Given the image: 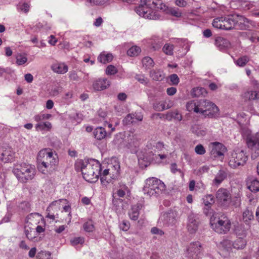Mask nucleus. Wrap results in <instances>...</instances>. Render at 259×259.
I'll list each match as a JSON object with an SVG mask.
<instances>
[{
	"instance_id": "nucleus-59",
	"label": "nucleus",
	"mask_w": 259,
	"mask_h": 259,
	"mask_svg": "<svg viewBox=\"0 0 259 259\" xmlns=\"http://www.w3.org/2000/svg\"><path fill=\"white\" fill-rule=\"evenodd\" d=\"M134 116V119L137 121H141L143 120V115L141 113H131Z\"/></svg>"
},
{
	"instance_id": "nucleus-16",
	"label": "nucleus",
	"mask_w": 259,
	"mask_h": 259,
	"mask_svg": "<svg viewBox=\"0 0 259 259\" xmlns=\"http://www.w3.org/2000/svg\"><path fill=\"white\" fill-rule=\"evenodd\" d=\"M236 28L241 30H247L249 28L250 21L244 16L236 15Z\"/></svg>"
},
{
	"instance_id": "nucleus-10",
	"label": "nucleus",
	"mask_w": 259,
	"mask_h": 259,
	"mask_svg": "<svg viewBox=\"0 0 259 259\" xmlns=\"http://www.w3.org/2000/svg\"><path fill=\"white\" fill-rule=\"evenodd\" d=\"M231 225L230 221L224 214L221 215L216 223L211 224L212 228L219 234L227 233L230 229Z\"/></svg>"
},
{
	"instance_id": "nucleus-61",
	"label": "nucleus",
	"mask_w": 259,
	"mask_h": 259,
	"mask_svg": "<svg viewBox=\"0 0 259 259\" xmlns=\"http://www.w3.org/2000/svg\"><path fill=\"white\" fill-rule=\"evenodd\" d=\"M177 89L174 87H170L167 89L166 93L169 96H172L176 94Z\"/></svg>"
},
{
	"instance_id": "nucleus-37",
	"label": "nucleus",
	"mask_w": 259,
	"mask_h": 259,
	"mask_svg": "<svg viewBox=\"0 0 259 259\" xmlns=\"http://www.w3.org/2000/svg\"><path fill=\"white\" fill-rule=\"evenodd\" d=\"M142 64L143 67L145 68H150L153 66L154 62L149 57H145L142 59Z\"/></svg>"
},
{
	"instance_id": "nucleus-39",
	"label": "nucleus",
	"mask_w": 259,
	"mask_h": 259,
	"mask_svg": "<svg viewBox=\"0 0 259 259\" xmlns=\"http://www.w3.org/2000/svg\"><path fill=\"white\" fill-rule=\"evenodd\" d=\"M84 230L87 232H92L95 229V226L93 222L91 220L84 223L83 225Z\"/></svg>"
},
{
	"instance_id": "nucleus-24",
	"label": "nucleus",
	"mask_w": 259,
	"mask_h": 259,
	"mask_svg": "<svg viewBox=\"0 0 259 259\" xmlns=\"http://www.w3.org/2000/svg\"><path fill=\"white\" fill-rule=\"evenodd\" d=\"M107 135L105 128L102 127H98L93 132L94 137L98 140L104 139Z\"/></svg>"
},
{
	"instance_id": "nucleus-51",
	"label": "nucleus",
	"mask_w": 259,
	"mask_h": 259,
	"mask_svg": "<svg viewBox=\"0 0 259 259\" xmlns=\"http://www.w3.org/2000/svg\"><path fill=\"white\" fill-rule=\"evenodd\" d=\"M211 205H204L203 213L206 216H211L213 213V210Z\"/></svg>"
},
{
	"instance_id": "nucleus-20",
	"label": "nucleus",
	"mask_w": 259,
	"mask_h": 259,
	"mask_svg": "<svg viewBox=\"0 0 259 259\" xmlns=\"http://www.w3.org/2000/svg\"><path fill=\"white\" fill-rule=\"evenodd\" d=\"M35 170L32 167L29 168V171L25 172L17 178L21 183H26L28 180H32L34 176Z\"/></svg>"
},
{
	"instance_id": "nucleus-52",
	"label": "nucleus",
	"mask_w": 259,
	"mask_h": 259,
	"mask_svg": "<svg viewBox=\"0 0 259 259\" xmlns=\"http://www.w3.org/2000/svg\"><path fill=\"white\" fill-rule=\"evenodd\" d=\"M117 70L115 66L112 65L108 66L106 69V73L109 75H113L117 73Z\"/></svg>"
},
{
	"instance_id": "nucleus-32",
	"label": "nucleus",
	"mask_w": 259,
	"mask_h": 259,
	"mask_svg": "<svg viewBox=\"0 0 259 259\" xmlns=\"http://www.w3.org/2000/svg\"><path fill=\"white\" fill-rule=\"evenodd\" d=\"M226 178V174L222 170H220L217 174L215 179L213 180V183L217 185H220L223 180Z\"/></svg>"
},
{
	"instance_id": "nucleus-23",
	"label": "nucleus",
	"mask_w": 259,
	"mask_h": 259,
	"mask_svg": "<svg viewBox=\"0 0 259 259\" xmlns=\"http://www.w3.org/2000/svg\"><path fill=\"white\" fill-rule=\"evenodd\" d=\"M247 188L252 192L259 191V181L255 178H250L247 181Z\"/></svg>"
},
{
	"instance_id": "nucleus-8",
	"label": "nucleus",
	"mask_w": 259,
	"mask_h": 259,
	"mask_svg": "<svg viewBox=\"0 0 259 259\" xmlns=\"http://www.w3.org/2000/svg\"><path fill=\"white\" fill-rule=\"evenodd\" d=\"M246 144L251 152V157L254 159L259 156V132L248 136Z\"/></svg>"
},
{
	"instance_id": "nucleus-35",
	"label": "nucleus",
	"mask_w": 259,
	"mask_h": 259,
	"mask_svg": "<svg viewBox=\"0 0 259 259\" xmlns=\"http://www.w3.org/2000/svg\"><path fill=\"white\" fill-rule=\"evenodd\" d=\"M191 131L198 136H203L206 134V131L204 130H201L199 126L197 124L192 126Z\"/></svg>"
},
{
	"instance_id": "nucleus-36",
	"label": "nucleus",
	"mask_w": 259,
	"mask_h": 259,
	"mask_svg": "<svg viewBox=\"0 0 259 259\" xmlns=\"http://www.w3.org/2000/svg\"><path fill=\"white\" fill-rule=\"evenodd\" d=\"M112 143L118 148H121L125 145L124 143V140L121 137L120 135H116Z\"/></svg>"
},
{
	"instance_id": "nucleus-30",
	"label": "nucleus",
	"mask_w": 259,
	"mask_h": 259,
	"mask_svg": "<svg viewBox=\"0 0 259 259\" xmlns=\"http://www.w3.org/2000/svg\"><path fill=\"white\" fill-rule=\"evenodd\" d=\"M113 59V56L111 54L108 53L104 54L101 53L98 57V60L101 63L105 64L106 63L111 61Z\"/></svg>"
},
{
	"instance_id": "nucleus-31",
	"label": "nucleus",
	"mask_w": 259,
	"mask_h": 259,
	"mask_svg": "<svg viewBox=\"0 0 259 259\" xmlns=\"http://www.w3.org/2000/svg\"><path fill=\"white\" fill-rule=\"evenodd\" d=\"M246 242L245 239L242 238L237 239L232 244V246L234 248L239 249L243 248L246 245Z\"/></svg>"
},
{
	"instance_id": "nucleus-25",
	"label": "nucleus",
	"mask_w": 259,
	"mask_h": 259,
	"mask_svg": "<svg viewBox=\"0 0 259 259\" xmlns=\"http://www.w3.org/2000/svg\"><path fill=\"white\" fill-rule=\"evenodd\" d=\"M230 199L231 201L229 202V208L231 205L237 207L241 204V195L239 193L235 194L233 196L231 194Z\"/></svg>"
},
{
	"instance_id": "nucleus-18",
	"label": "nucleus",
	"mask_w": 259,
	"mask_h": 259,
	"mask_svg": "<svg viewBox=\"0 0 259 259\" xmlns=\"http://www.w3.org/2000/svg\"><path fill=\"white\" fill-rule=\"evenodd\" d=\"M31 166L30 165L27 164L26 163H23L21 164H16L13 169L14 174L17 178L18 176L22 175L25 172L29 171V168Z\"/></svg>"
},
{
	"instance_id": "nucleus-60",
	"label": "nucleus",
	"mask_w": 259,
	"mask_h": 259,
	"mask_svg": "<svg viewBox=\"0 0 259 259\" xmlns=\"http://www.w3.org/2000/svg\"><path fill=\"white\" fill-rule=\"evenodd\" d=\"M20 9L22 11L27 13L28 12L29 9V6L27 3H24L20 6Z\"/></svg>"
},
{
	"instance_id": "nucleus-12",
	"label": "nucleus",
	"mask_w": 259,
	"mask_h": 259,
	"mask_svg": "<svg viewBox=\"0 0 259 259\" xmlns=\"http://www.w3.org/2000/svg\"><path fill=\"white\" fill-rule=\"evenodd\" d=\"M199 224V218L197 214L192 211L188 215V230L191 234L195 233L198 228Z\"/></svg>"
},
{
	"instance_id": "nucleus-29",
	"label": "nucleus",
	"mask_w": 259,
	"mask_h": 259,
	"mask_svg": "<svg viewBox=\"0 0 259 259\" xmlns=\"http://www.w3.org/2000/svg\"><path fill=\"white\" fill-rule=\"evenodd\" d=\"M242 219L246 224H249L250 221L254 219L253 212L251 210L246 209L243 213Z\"/></svg>"
},
{
	"instance_id": "nucleus-43",
	"label": "nucleus",
	"mask_w": 259,
	"mask_h": 259,
	"mask_svg": "<svg viewBox=\"0 0 259 259\" xmlns=\"http://www.w3.org/2000/svg\"><path fill=\"white\" fill-rule=\"evenodd\" d=\"M167 118L170 117V119L174 118L179 121H181L182 119V116L180 114L178 110H175L171 112L167 115Z\"/></svg>"
},
{
	"instance_id": "nucleus-46",
	"label": "nucleus",
	"mask_w": 259,
	"mask_h": 259,
	"mask_svg": "<svg viewBox=\"0 0 259 259\" xmlns=\"http://www.w3.org/2000/svg\"><path fill=\"white\" fill-rule=\"evenodd\" d=\"M84 242V239L81 237H75L70 240L71 244L72 246H75L78 244H82Z\"/></svg>"
},
{
	"instance_id": "nucleus-47",
	"label": "nucleus",
	"mask_w": 259,
	"mask_h": 259,
	"mask_svg": "<svg viewBox=\"0 0 259 259\" xmlns=\"http://www.w3.org/2000/svg\"><path fill=\"white\" fill-rule=\"evenodd\" d=\"M2 160H5V161L11 160L13 157V154L10 151H5L2 153Z\"/></svg>"
},
{
	"instance_id": "nucleus-62",
	"label": "nucleus",
	"mask_w": 259,
	"mask_h": 259,
	"mask_svg": "<svg viewBox=\"0 0 259 259\" xmlns=\"http://www.w3.org/2000/svg\"><path fill=\"white\" fill-rule=\"evenodd\" d=\"M176 5L179 7H185L187 5V2L184 0H176Z\"/></svg>"
},
{
	"instance_id": "nucleus-34",
	"label": "nucleus",
	"mask_w": 259,
	"mask_h": 259,
	"mask_svg": "<svg viewBox=\"0 0 259 259\" xmlns=\"http://www.w3.org/2000/svg\"><path fill=\"white\" fill-rule=\"evenodd\" d=\"M151 6H152V9H157V10H160L163 12H165L166 13H168L169 8L167 6H166L165 4L163 3L158 4L157 2L153 1L151 3Z\"/></svg>"
},
{
	"instance_id": "nucleus-56",
	"label": "nucleus",
	"mask_w": 259,
	"mask_h": 259,
	"mask_svg": "<svg viewBox=\"0 0 259 259\" xmlns=\"http://www.w3.org/2000/svg\"><path fill=\"white\" fill-rule=\"evenodd\" d=\"M170 81L173 85H177L179 82V78L176 74H172L169 76Z\"/></svg>"
},
{
	"instance_id": "nucleus-28",
	"label": "nucleus",
	"mask_w": 259,
	"mask_h": 259,
	"mask_svg": "<svg viewBox=\"0 0 259 259\" xmlns=\"http://www.w3.org/2000/svg\"><path fill=\"white\" fill-rule=\"evenodd\" d=\"M243 97L245 101L253 100L259 98V93L253 91H247L244 93Z\"/></svg>"
},
{
	"instance_id": "nucleus-9",
	"label": "nucleus",
	"mask_w": 259,
	"mask_h": 259,
	"mask_svg": "<svg viewBox=\"0 0 259 259\" xmlns=\"http://www.w3.org/2000/svg\"><path fill=\"white\" fill-rule=\"evenodd\" d=\"M202 251L203 247L200 242H193L187 247L185 256L187 259H199Z\"/></svg>"
},
{
	"instance_id": "nucleus-64",
	"label": "nucleus",
	"mask_w": 259,
	"mask_h": 259,
	"mask_svg": "<svg viewBox=\"0 0 259 259\" xmlns=\"http://www.w3.org/2000/svg\"><path fill=\"white\" fill-rule=\"evenodd\" d=\"M103 21L101 17H99L96 19L95 22H94V24L95 26L97 27H99L101 26V25L102 24Z\"/></svg>"
},
{
	"instance_id": "nucleus-17",
	"label": "nucleus",
	"mask_w": 259,
	"mask_h": 259,
	"mask_svg": "<svg viewBox=\"0 0 259 259\" xmlns=\"http://www.w3.org/2000/svg\"><path fill=\"white\" fill-rule=\"evenodd\" d=\"M214 44L217 48L222 51L228 49L231 46L230 41L222 36H218L215 38Z\"/></svg>"
},
{
	"instance_id": "nucleus-33",
	"label": "nucleus",
	"mask_w": 259,
	"mask_h": 259,
	"mask_svg": "<svg viewBox=\"0 0 259 259\" xmlns=\"http://www.w3.org/2000/svg\"><path fill=\"white\" fill-rule=\"evenodd\" d=\"M141 50L139 47L133 46L127 51V55L131 57L137 56L141 52Z\"/></svg>"
},
{
	"instance_id": "nucleus-53",
	"label": "nucleus",
	"mask_w": 259,
	"mask_h": 259,
	"mask_svg": "<svg viewBox=\"0 0 259 259\" xmlns=\"http://www.w3.org/2000/svg\"><path fill=\"white\" fill-rule=\"evenodd\" d=\"M130 227V224L127 221L123 220L119 225V228L123 231H127Z\"/></svg>"
},
{
	"instance_id": "nucleus-7",
	"label": "nucleus",
	"mask_w": 259,
	"mask_h": 259,
	"mask_svg": "<svg viewBox=\"0 0 259 259\" xmlns=\"http://www.w3.org/2000/svg\"><path fill=\"white\" fill-rule=\"evenodd\" d=\"M231 193L227 189L221 188L215 194V198L222 210H229Z\"/></svg>"
},
{
	"instance_id": "nucleus-42",
	"label": "nucleus",
	"mask_w": 259,
	"mask_h": 259,
	"mask_svg": "<svg viewBox=\"0 0 259 259\" xmlns=\"http://www.w3.org/2000/svg\"><path fill=\"white\" fill-rule=\"evenodd\" d=\"M249 58L246 56H244L238 59L236 61V64L240 67L244 66L246 63L249 61Z\"/></svg>"
},
{
	"instance_id": "nucleus-50",
	"label": "nucleus",
	"mask_w": 259,
	"mask_h": 259,
	"mask_svg": "<svg viewBox=\"0 0 259 259\" xmlns=\"http://www.w3.org/2000/svg\"><path fill=\"white\" fill-rule=\"evenodd\" d=\"M25 234L27 237V238L29 240H32L35 238L34 235H32V233H34V231L33 229L29 228V229L26 228V227H25Z\"/></svg>"
},
{
	"instance_id": "nucleus-19",
	"label": "nucleus",
	"mask_w": 259,
	"mask_h": 259,
	"mask_svg": "<svg viewBox=\"0 0 259 259\" xmlns=\"http://www.w3.org/2000/svg\"><path fill=\"white\" fill-rule=\"evenodd\" d=\"M109 81L106 78H99L93 83V87L96 91H102L109 87Z\"/></svg>"
},
{
	"instance_id": "nucleus-57",
	"label": "nucleus",
	"mask_w": 259,
	"mask_h": 259,
	"mask_svg": "<svg viewBox=\"0 0 259 259\" xmlns=\"http://www.w3.org/2000/svg\"><path fill=\"white\" fill-rule=\"evenodd\" d=\"M170 13L172 15L176 17H180L182 16V13L177 9L170 8L168 11V13Z\"/></svg>"
},
{
	"instance_id": "nucleus-22",
	"label": "nucleus",
	"mask_w": 259,
	"mask_h": 259,
	"mask_svg": "<svg viewBox=\"0 0 259 259\" xmlns=\"http://www.w3.org/2000/svg\"><path fill=\"white\" fill-rule=\"evenodd\" d=\"M51 68L55 72L64 74L68 71V66L64 63H55L51 66Z\"/></svg>"
},
{
	"instance_id": "nucleus-58",
	"label": "nucleus",
	"mask_w": 259,
	"mask_h": 259,
	"mask_svg": "<svg viewBox=\"0 0 259 259\" xmlns=\"http://www.w3.org/2000/svg\"><path fill=\"white\" fill-rule=\"evenodd\" d=\"M151 232L153 234L159 235L162 236L164 234L163 231L156 227H153L151 229Z\"/></svg>"
},
{
	"instance_id": "nucleus-49",
	"label": "nucleus",
	"mask_w": 259,
	"mask_h": 259,
	"mask_svg": "<svg viewBox=\"0 0 259 259\" xmlns=\"http://www.w3.org/2000/svg\"><path fill=\"white\" fill-rule=\"evenodd\" d=\"M19 207L20 209L25 212H29L30 211V205L29 203L27 201H23L21 202L19 204Z\"/></svg>"
},
{
	"instance_id": "nucleus-13",
	"label": "nucleus",
	"mask_w": 259,
	"mask_h": 259,
	"mask_svg": "<svg viewBox=\"0 0 259 259\" xmlns=\"http://www.w3.org/2000/svg\"><path fill=\"white\" fill-rule=\"evenodd\" d=\"M138 162L141 167H147L151 162L157 159V155L152 151L142 155H138Z\"/></svg>"
},
{
	"instance_id": "nucleus-44",
	"label": "nucleus",
	"mask_w": 259,
	"mask_h": 259,
	"mask_svg": "<svg viewBox=\"0 0 259 259\" xmlns=\"http://www.w3.org/2000/svg\"><path fill=\"white\" fill-rule=\"evenodd\" d=\"M134 115L133 114H127L123 120V124L124 125H128L135 122V120L134 119Z\"/></svg>"
},
{
	"instance_id": "nucleus-4",
	"label": "nucleus",
	"mask_w": 259,
	"mask_h": 259,
	"mask_svg": "<svg viewBox=\"0 0 259 259\" xmlns=\"http://www.w3.org/2000/svg\"><path fill=\"white\" fill-rule=\"evenodd\" d=\"M165 189L164 184L156 178H149L146 179L143 191L144 194L149 197H157Z\"/></svg>"
},
{
	"instance_id": "nucleus-27",
	"label": "nucleus",
	"mask_w": 259,
	"mask_h": 259,
	"mask_svg": "<svg viewBox=\"0 0 259 259\" xmlns=\"http://www.w3.org/2000/svg\"><path fill=\"white\" fill-rule=\"evenodd\" d=\"M40 217L41 215L37 212L31 213L27 217L26 222L31 224L33 223L36 224L39 223Z\"/></svg>"
},
{
	"instance_id": "nucleus-5",
	"label": "nucleus",
	"mask_w": 259,
	"mask_h": 259,
	"mask_svg": "<svg viewBox=\"0 0 259 259\" xmlns=\"http://www.w3.org/2000/svg\"><path fill=\"white\" fill-rule=\"evenodd\" d=\"M236 15L221 16L215 18L212 23V26L217 28L226 30L236 28Z\"/></svg>"
},
{
	"instance_id": "nucleus-40",
	"label": "nucleus",
	"mask_w": 259,
	"mask_h": 259,
	"mask_svg": "<svg viewBox=\"0 0 259 259\" xmlns=\"http://www.w3.org/2000/svg\"><path fill=\"white\" fill-rule=\"evenodd\" d=\"M51 127V124L49 122H45L36 124L35 128L37 131H42L46 129H50Z\"/></svg>"
},
{
	"instance_id": "nucleus-63",
	"label": "nucleus",
	"mask_w": 259,
	"mask_h": 259,
	"mask_svg": "<svg viewBox=\"0 0 259 259\" xmlns=\"http://www.w3.org/2000/svg\"><path fill=\"white\" fill-rule=\"evenodd\" d=\"M24 77L25 80L28 83H30L33 81V77L30 73L26 74Z\"/></svg>"
},
{
	"instance_id": "nucleus-55",
	"label": "nucleus",
	"mask_w": 259,
	"mask_h": 259,
	"mask_svg": "<svg viewBox=\"0 0 259 259\" xmlns=\"http://www.w3.org/2000/svg\"><path fill=\"white\" fill-rule=\"evenodd\" d=\"M62 91V87L58 85L56 86L54 88H52L51 89L50 93L51 95L53 96H57L60 93H61Z\"/></svg>"
},
{
	"instance_id": "nucleus-38",
	"label": "nucleus",
	"mask_w": 259,
	"mask_h": 259,
	"mask_svg": "<svg viewBox=\"0 0 259 259\" xmlns=\"http://www.w3.org/2000/svg\"><path fill=\"white\" fill-rule=\"evenodd\" d=\"M203 200L204 205L212 206L215 202L214 198L212 194L206 195Z\"/></svg>"
},
{
	"instance_id": "nucleus-26",
	"label": "nucleus",
	"mask_w": 259,
	"mask_h": 259,
	"mask_svg": "<svg viewBox=\"0 0 259 259\" xmlns=\"http://www.w3.org/2000/svg\"><path fill=\"white\" fill-rule=\"evenodd\" d=\"M207 93L206 89L202 87L194 88L191 92V96L193 97H199L201 96H205Z\"/></svg>"
},
{
	"instance_id": "nucleus-41",
	"label": "nucleus",
	"mask_w": 259,
	"mask_h": 259,
	"mask_svg": "<svg viewBox=\"0 0 259 259\" xmlns=\"http://www.w3.org/2000/svg\"><path fill=\"white\" fill-rule=\"evenodd\" d=\"M150 76L155 80H161L163 78L161 75V72L159 70H151L150 71Z\"/></svg>"
},
{
	"instance_id": "nucleus-14",
	"label": "nucleus",
	"mask_w": 259,
	"mask_h": 259,
	"mask_svg": "<svg viewBox=\"0 0 259 259\" xmlns=\"http://www.w3.org/2000/svg\"><path fill=\"white\" fill-rule=\"evenodd\" d=\"M226 148L222 144L215 142L211 143L210 154L213 157L222 156L226 151Z\"/></svg>"
},
{
	"instance_id": "nucleus-15",
	"label": "nucleus",
	"mask_w": 259,
	"mask_h": 259,
	"mask_svg": "<svg viewBox=\"0 0 259 259\" xmlns=\"http://www.w3.org/2000/svg\"><path fill=\"white\" fill-rule=\"evenodd\" d=\"M176 211L169 209L164 212L160 217L159 220H161L164 225L174 224L176 222Z\"/></svg>"
},
{
	"instance_id": "nucleus-1",
	"label": "nucleus",
	"mask_w": 259,
	"mask_h": 259,
	"mask_svg": "<svg viewBox=\"0 0 259 259\" xmlns=\"http://www.w3.org/2000/svg\"><path fill=\"white\" fill-rule=\"evenodd\" d=\"M75 168L77 171H81L83 179L90 183H95L98 180L102 170L101 164L94 159L78 160Z\"/></svg>"
},
{
	"instance_id": "nucleus-21",
	"label": "nucleus",
	"mask_w": 259,
	"mask_h": 259,
	"mask_svg": "<svg viewBox=\"0 0 259 259\" xmlns=\"http://www.w3.org/2000/svg\"><path fill=\"white\" fill-rule=\"evenodd\" d=\"M142 207L143 205L140 203H138L137 204L133 205L128 212L130 219L133 221L137 220L139 215V211Z\"/></svg>"
},
{
	"instance_id": "nucleus-6",
	"label": "nucleus",
	"mask_w": 259,
	"mask_h": 259,
	"mask_svg": "<svg viewBox=\"0 0 259 259\" xmlns=\"http://www.w3.org/2000/svg\"><path fill=\"white\" fill-rule=\"evenodd\" d=\"M248 157L246 155L244 151L236 150H234L229 157V165L233 168H235L239 166L244 165Z\"/></svg>"
},
{
	"instance_id": "nucleus-48",
	"label": "nucleus",
	"mask_w": 259,
	"mask_h": 259,
	"mask_svg": "<svg viewBox=\"0 0 259 259\" xmlns=\"http://www.w3.org/2000/svg\"><path fill=\"white\" fill-rule=\"evenodd\" d=\"M27 61V58L22 56L21 54H19L16 56V63L18 65H22Z\"/></svg>"
},
{
	"instance_id": "nucleus-3",
	"label": "nucleus",
	"mask_w": 259,
	"mask_h": 259,
	"mask_svg": "<svg viewBox=\"0 0 259 259\" xmlns=\"http://www.w3.org/2000/svg\"><path fill=\"white\" fill-rule=\"evenodd\" d=\"M194 106V111L196 113H200L205 118L215 117L219 111L215 104L205 99L198 100Z\"/></svg>"
},
{
	"instance_id": "nucleus-2",
	"label": "nucleus",
	"mask_w": 259,
	"mask_h": 259,
	"mask_svg": "<svg viewBox=\"0 0 259 259\" xmlns=\"http://www.w3.org/2000/svg\"><path fill=\"white\" fill-rule=\"evenodd\" d=\"M37 161L38 170L44 174H48L57 169L59 159L56 153L42 149L37 155Z\"/></svg>"
},
{
	"instance_id": "nucleus-11",
	"label": "nucleus",
	"mask_w": 259,
	"mask_h": 259,
	"mask_svg": "<svg viewBox=\"0 0 259 259\" xmlns=\"http://www.w3.org/2000/svg\"><path fill=\"white\" fill-rule=\"evenodd\" d=\"M148 8L152 9L151 4H147L146 0H141V4L136 9V12L140 16L149 19H153L154 16L151 15V10H148Z\"/></svg>"
},
{
	"instance_id": "nucleus-45",
	"label": "nucleus",
	"mask_w": 259,
	"mask_h": 259,
	"mask_svg": "<svg viewBox=\"0 0 259 259\" xmlns=\"http://www.w3.org/2000/svg\"><path fill=\"white\" fill-rule=\"evenodd\" d=\"M173 45L165 44L163 48V52L168 55H172L173 54Z\"/></svg>"
},
{
	"instance_id": "nucleus-54",
	"label": "nucleus",
	"mask_w": 259,
	"mask_h": 259,
	"mask_svg": "<svg viewBox=\"0 0 259 259\" xmlns=\"http://www.w3.org/2000/svg\"><path fill=\"white\" fill-rule=\"evenodd\" d=\"M195 151L197 154L203 155L206 151L204 147L202 145L199 144L195 147Z\"/></svg>"
}]
</instances>
